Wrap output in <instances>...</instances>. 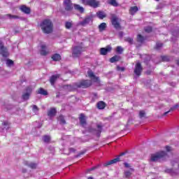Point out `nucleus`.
<instances>
[{
    "instance_id": "nucleus-51",
    "label": "nucleus",
    "mask_w": 179,
    "mask_h": 179,
    "mask_svg": "<svg viewBox=\"0 0 179 179\" xmlns=\"http://www.w3.org/2000/svg\"><path fill=\"white\" fill-rule=\"evenodd\" d=\"M124 166L125 169H130V167H131V164H129L127 162L124 163Z\"/></svg>"
},
{
    "instance_id": "nucleus-31",
    "label": "nucleus",
    "mask_w": 179,
    "mask_h": 179,
    "mask_svg": "<svg viewBox=\"0 0 179 179\" xmlns=\"http://www.w3.org/2000/svg\"><path fill=\"white\" fill-rule=\"evenodd\" d=\"M43 142H45V143H50V142L51 141V136L48 135H45L43 137Z\"/></svg>"
},
{
    "instance_id": "nucleus-45",
    "label": "nucleus",
    "mask_w": 179,
    "mask_h": 179,
    "mask_svg": "<svg viewBox=\"0 0 179 179\" xmlns=\"http://www.w3.org/2000/svg\"><path fill=\"white\" fill-rule=\"evenodd\" d=\"M6 65H7V66H12V65H13V61L10 60V59H8L6 61Z\"/></svg>"
},
{
    "instance_id": "nucleus-63",
    "label": "nucleus",
    "mask_w": 179,
    "mask_h": 179,
    "mask_svg": "<svg viewBox=\"0 0 179 179\" xmlns=\"http://www.w3.org/2000/svg\"><path fill=\"white\" fill-rule=\"evenodd\" d=\"M24 82H26V80H24Z\"/></svg>"
},
{
    "instance_id": "nucleus-24",
    "label": "nucleus",
    "mask_w": 179,
    "mask_h": 179,
    "mask_svg": "<svg viewBox=\"0 0 179 179\" xmlns=\"http://www.w3.org/2000/svg\"><path fill=\"white\" fill-rule=\"evenodd\" d=\"M96 16L99 17V19H104V17H107V15H106V13H104V11H98L96 13Z\"/></svg>"
},
{
    "instance_id": "nucleus-25",
    "label": "nucleus",
    "mask_w": 179,
    "mask_h": 179,
    "mask_svg": "<svg viewBox=\"0 0 179 179\" xmlns=\"http://www.w3.org/2000/svg\"><path fill=\"white\" fill-rule=\"evenodd\" d=\"M51 58L52 61H55L56 62L58 61H61V55L58 53H55L54 55H52Z\"/></svg>"
},
{
    "instance_id": "nucleus-42",
    "label": "nucleus",
    "mask_w": 179,
    "mask_h": 179,
    "mask_svg": "<svg viewBox=\"0 0 179 179\" xmlns=\"http://www.w3.org/2000/svg\"><path fill=\"white\" fill-rule=\"evenodd\" d=\"M7 17H8V19H19V16L17 15H12L10 14H8Z\"/></svg>"
},
{
    "instance_id": "nucleus-18",
    "label": "nucleus",
    "mask_w": 179,
    "mask_h": 179,
    "mask_svg": "<svg viewBox=\"0 0 179 179\" xmlns=\"http://www.w3.org/2000/svg\"><path fill=\"white\" fill-rule=\"evenodd\" d=\"M97 130H96V135L97 138H100L101 132L103 131V126L101 124L96 125Z\"/></svg>"
},
{
    "instance_id": "nucleus-2",
    "label": "nucleus",
    "mask_w": 179,
    "mask_h": 179,
    "mask_svg": "<svg viewBox=\"0 0 179 179\" xmlns=\"http://www.w3.org/2000/svg\"><path fill=\"white\" fill-rule=\"evenodd\" d=\"M167 156L166 151H159L155 154H152L150 160L151 162H161V160H164Z\"/></svg>"
},
{
    "instance_id": "nucleus-55",
    "label": "nucleus",
    "mask_w": 179,
    "mask_h": 179,
    "mask_svg": "<svg viewBox=\"0 0 179 179\" xmlns=\"http://www.w3.org/2000/svg\"><path fill=\"white\" fill-rule=\"evenodd\" d=\"M20 10H21L22 12H23V6H21L20 8Z\"/></svg>"
},
{
    "instance_id": "nucleus-47",
    "label": "nucleus",
    "mask_w": 179,
    "mask_h": 179,
    "mask_svg": "<svg viewBox=\"0 0 179 179\" xmlns=\"http://www.w3.org/2000/svg\"><path fill=\"white\" fill-rule=\"evenodd\" d=\"M29 167H30V169H37V164L31 163Z\"/></svg>"
},
{
    "instance_id": "nucleus-5",
    "label": "nucleus",
    "mask_w": 179,
    "mask_h": 179,
    "mask_svg": "<svg viewBox=\"0 0 179 179\" xmlns=\"http://www.w3.org/2000/svg\"><path fill=\"white\" fill-rule=\"evenodd\" d=\"M81 3L85 6H91V8H99L100 6V1L96 0H80Z\"/></svg>"
},
{
    "instance_id": "nucleus-37",
    "label": "nucleus",
    "mask_w": 179,
    "mask_h": 179,
    "mask_svg": "<svg viewBox=\"0 0 179 179\" xmlns=\"http://www.w3.org/2000/svg\"><path fill=\"white\" fill-rule=\"evenodd\" d=\"M109 3L112 6H118V3H117L116 0H110Z\"/></svg>"
},
{
    "instance_id": "nucleus-49",
    "label": "nucleus",
    "mask_w": 179,
    "mask_h": 179,
    "mask_svg": "<svg viewBox=\"0 0 179 179\" xmlns=\"http://www.w3.org/2000/svg\"><path fill=\"white\" fill-rule=\"evenodd\" d=\"M165 149H166V152H171L173 150V148H171V147L169 145L165 146Z\"/></svg>"
},
{
    "instance_id": "nucleus-43",
    "label": "nucleus",
    "mask_w": 179,
    "mask_h": 179,
    "mask_svg": "<svg viewBox=\"0 0 179 179\" xmlns=\"http://www.w3.org/2000/svg\"><path fill=\"white\" fill-rule=\"evenodd\" d=\"M152 30H153V28H152V27H147L145 28V31L146 33H152Z\"/></svg>"
},
{
    "instance_id": "nucleus-27",
    "label": "nucleus",
    "mask_w": 179,
    "mask_h": 179,
    "mask_svg": "<svg viewBox=\"0 0 179 179\" xmlns=\"http://www.w3.org/2000/svg\"><path fill=\"white\" fill-rule=\"evenodd\" d=\"M179 105L178 104H176L174 105L173 107H171L169 110L165 112L162 115L163 116H166L167 115V114H169V113H171V111H174V110H177V108H178Z\"/></svg>"
},
{
    "instance_id": "nucleus-53",
    "label": "nucleus",
    "mask_w": 179,
    "mask_h": 179,
    "mask_svg": "<svg viewBox=\"0 0 179 179\" xmlns=\"http://www.w3.org/2000/svg\"><path fill=\"white\" fill-rule=\"evenodd\" d=\"M146 75H151L152 73V71L150 70H148L146 72H145Z\"/></svg>"
},
{
    "instance_id": "nucleus-19",
    "label": "nucleus",
    "mask_w": 179,
    "mask_h": 179,
    "mask_svg": "<svg viewBox=\"0 0 179 179\" xmlns=\"http://www.w3.org/2000/svg\"><path fill=\"white\" fill-rule=\"evenodd\" d=\"M37 94H42V96H48V92L47 90H44L43 87H40L36 91Z\"/></svg>"
},
{
    "instance_id": "nucleus-23",
    "label": "nucleus",
    "mask_w": 179,
    "mask_h": 179,
    "mask_svg": "<svg viewBox=\"0 0 179 179\" xmlns=\"http://www.w3.org/2000/svg\"><path fill=\"white\" fill-rule=\"evenodd\" d=\"M47 46L45 45H41V55L45 57V55H48V51L46 50Z\"/></svg>"
},
{
    "instance_id": "nucleus-33",
    "label": "nucleus",
    "mask_w": 179,
    "mask_h": 179,
    "mask_svg": "<svg viewBox=\"0 0 179 179\" xmlns=\"http://www.w3.org/2000/svg\"><path fill=\"white\" fill-rule=\"evenodd\" d=\"M143 41H145V37L142 36V35L138 34L137 36V43H143Z\"/></svg>"
},
{
    "instance_id": "nucleus-1",
    "label": "nucleus",
    "mask_w": 179,
    "mask_h": 179,
    "mask_svg": "<svg viewBox=\"0 0 179 179\" xmlns=\"http://www.w3.org/2000/svg\"><path fill=\"white\" fill-rule=\"evenodd\" d=\"M40 27L45 34H51L54 30V24L51 20H43L41 22Z\"/></svg>"
},
{
    "instance_id": "nucleus-40",
    "label": "nucleus",
    "mask_w": 179,
    "mask_h": 179,
    "mask_svg": "<svg viewBox=\"0 0 179 179\" xmlns=\"http://www.w3.org/2000/svg\"><path fill=\"white\" fill-rule=\"evenodd\" d=\"M65 27L67 29H71V27H72V23L71 22H66L65 23Z\"/></svg>"
},
{
    "instance_id": "nucleus-62",
    "label": "nucleus",
    "mask_w": 179,
    "mask_h": 179,
    "mask_svg": "<svg viewBox=\"0 0 179 179\" xmlns=\"http://www.w3.org/2000/svg\"><path fill=\"white\" fill-rule=\"evenodd\" d=\"M24 173H26V171H24Z\"/></svg>"
},
{
    "instance_id": "nucleus-44",
    "label": "nucleus",
    "mask_w": 179,
    "mask_h": 179,
    "mask_svg": "<svg viewBox=\"0 0 179 179\" xmlns=\"http://www.w3.org/2000/svg\"><path fill=\"white\" fill-rule=\"evenodd\" d=\"M162 47H163V43H157L156 46H155L156 50H160V48H162Z\"/></svg>"
},
{
    "instance_id": "nucleus-21",
    "label": "nucleus",
    "mask_w": 179,
    "mask_h": 179,
    "mask_svg": "<svg viewBox=\"0 0 179 179\" xmlns=\"http://www.w3.org/2000/svg\"><path fill=\"white\" fill-rule=\"evenodd\" d=\"M121 60V56L115 55L113 57L110 59V62L111 64H114V62H118V61Z\"/></svg>"
},
{
    "instance_id": "nucleus-41",
    "label": "nucleus",
    "mask_w": 179,
    "mask_h": 179,
    "mask_svg": "<svg viewBox=\"0 0 179 179\" xmlns=\"http://www.w3.org/2000/svg\"><path fill=\"white\" fill-rule=\"evenodd\" d=\"M138 115H139L140 118H143V117H145V115H146V113L145 112V110H140Z\"/></svg>"
},
{
    "instance_id": "nucleus-29",
    "label": "nucleus",
    "mask_w": 179,
    "mask_h": 179,
    "mask_svg": "<svg viewBox=\"0 0 179 179\" xmlns=\"http://www.w3.org/2000/svg\"><path fill=\"white\" fill-rule=\"evenodd\" d=\"M98 28L99 31H104V30L107 29V24H106V22H102L99 25Z\"/></svg>"
},
{
    "instance_id": "nucleus-61",
    "label": "nucleus",
    "mask_w": 179,
    "mask_h": 179,
    "mask_svg": "<svg viewBox=\"0 0 179 179\" xmlns=\"http://www.w3.org/2000/svg\"><path fill=\"white\" fill-rule=\"evenodd\" d=\"M157 9H159V6L157 7Z\"/></svg>"
},
{
    "instance_id": "nucleus-20",
    "label": "nucleus",
    "mask_w": 179,
    "mask_h": 179,
    "mask_svg": "<svg viewBox=\"0 0 179 179\" xmlns=\"http://www.w3.org/2000/svg\"><path fill=\"white\" fill-rule=\"evenodd\" d=\"M48 117H55L57 115V109L55 108H51L49 111H48Z\"/></svg>"
},
{
    "instance_id": "nucleus-22",
    "label": "nucleus",
    "mask_w": 179,
    "mask_h": 179,
    "mask_svg": "<svg viewBox=\"0 0 179 179\" xmlns=\"http://www.w3.org/2000/svg\"><path fill=\"white\" fill-rule=\"evenodd\" d=\"M74 9L76 10H78V12H79L80 13H84L85 12V8L82 6H80V5L79 4H74Z\"/></svg>"
},
{
    "instance_id": "nucleus-32",
    "label": "nucleus",
    "mask_w": 179,
    "mask_h": 179,
    "mask_svg": "<svg viewBox=\"0 0 179 179\" xmlns=\"http://www.w3.org/2000/svg\"><path fill=\"white\" fill-rule=\"evenodd\" d=\"M87 73H88L89 78H94V79L95 80V82L99 81V78L94 76V73H93V71H88Z\"/></svg>"
},
{
    "instance_id": "nucleus-59",
    "label": "nucleus",
    "mask_w": 179,
    "mask_h": 179,
    "mask_svg": "<svg viewBox=\"0 0 179 179\" xmlns=\"http://www.w3.org/2000/svg\"><path fill=\"white\" fill-rule=\"evenodd\" d=\"M177 65H179V59L177 60Z\"/></svg>"
},
{
    "instance_id": "nucleus-57",
    "label": "nucleus",
    "mask_w": 179,
    "mask_h": 179,
    "mask_svg": "<svg viewBox=\"0 0 179 179\" xmlns=\"http://www.w3.org/2000/svg\"><path fill=\"white\" fill-rule=\"evenodd\" d=\"M87 179H93V177L90 176Z\"/></svg>"
},
{
    "instance_id": "nucleus-30",
    "label": "nucleus",
    "mask_w": 179,
    "mask_h": 179,
    "mask_svg": "<svg viewBox=\"0 0 179 179\" xmlns=\"http://www.w3.org/2000/svg\"><path fill=\"white\" fill-rule=\"evenodd\" d=\"M23 12L26 15H30L31 13V9L29 7L26 6V5H23Z\"/></svg>"
},
{
    "instance_id": "nucleus-38",
    "label": "nucleus",
    "mask_w": 179,
    "mask_h": 179,
    "mask_svg": "<svg viewBox=\"0 0 179 179\" xmlns=\"http://www.w3.org/2000/svg\"><path fill=\"white\" fill-rule=\"evenodd\" d=\"M123 52H124V49L121 46H117L116 48V52H117V54H121Z\"/></svg>"
},
{
    "instance_id": "nucleus-26",
    "label": "nucleus",
    "mask_w": 179,
    "mask_h": 179,
    "mask_svg": "<svg viewBox=\"0 0 179 179\" xmlns=\"http://www.w3.org/2000/svg\"><path fill=\"white\" fill-rule=\"evenodd\" d=\"M58 121H59V124H61L62 125H65V124H66V121L65 120V117H64L63 115H59V117H57Z\"/></svg>"
},
{
    "instance_id": "nucleus-50",
    "label": "nucleus",
    "mask_w": 179,
    "mask_h": 179,
    "mask_svg": "<svg viewBox=\"0 0 179 179\" xmlns=\"http://www.w3.org/2000/svg\"><path fill=\"white\" fill-rule=\"evenodd\" d=\"M69 151L70 152V153H75V152H76V150L73 148H70L69 149Z\"/></svg>"
},
{
    "instance_id": "nucleus-56",
    "label": "nucleus",
    "mask_w": 179,
    "mask_h": 179,
    "mask_svg": "<svg viewBox=\"0 0 179 179\" xmlns=\"http://www.w3.org/2000/svg\"><path fill=\"white\" fill-rule=\"evenodd\" d=\"M130 171H135V169H134V168H130Z\"/></svg>"
},
{
    "instance_id": "nucleus-9",
    "label": "nucleus",
    "mask_w": 179,
    "mask_h": 179,
    "mask_svg": "<svg viewBox=\"0 0 179 179\" xmlns=\"http://www.w3.org/2000/svg\"><path fill=\"white\" fill-rule=\"evenodd\" d=\"M124 155L125 152L120 153V155H118V157L115 158L103 164V167H108V166H111V164H115L116 163H118V162H120V157H121V156H124Z\"/></svg>"
},
{
    "instance_id": "nucleus-48",
    "label": "nucleus",
    "mask_w": 179,
    "mask_h": 179,
    "mask_svg": "<svg viewBox=\"0 0 179 179\" xmlns=\"http://www.w3.org/2000/svg\"><path fill=\"white\" fill-rule=\"evenodd\" d=\"M3 125H4V128H5L6 129H9V122H4L3 123Z\"/></svg>"
},
{
    "instance_id": "nucleus-58",
    "label": "nucleus",
    "mask_w": 179,
    "mask_h": 179,
    "mask_svg": "<svg viewBox=\"0 0 179 179\" xmlns=\"http://www.w3.org/2000/svg\"><path fill=\"white\" fill-rule=\"evenodd\" d=\"M120 36H122V32H120Z\"/></svg>"
},
{
    "instance_id": "nucleus-54",
    "label": "nucleus",
    "mask_w": 179,
    "mask_h": 179,
    "mask_svg": "<svg viewBox=\"0 0 179 179\" xmlns=\"http://www.w3.org/2000/svg\"><path fill=\"white\" fill-rule=\"evenodd\" d=\"M96 166H94L88 170V171H93V170H96Z\"/></svg>"
},
{
    "instance_id": "nucleus-17",
    "label": "nucleus",
    "mask_w": 179,
    "mask_h": 179,
    "mask_svg": "<svg viewBox=\"0 0 179 179\" xmlns=\"http://www.w3.org/2000/svg\"><path fill=\"white\" fill-rule=\"evenodd\" d=\"M106 106H107V104L106 103V102L103 101H99L96 103V108H98V110H104Z\"/></svg>"
},
{
    "instance_id": "nucleus-10",
    "label": "nucleus",
    "mask_w": 179,
    "mask_h": 179,
    "mask_svg": "<svg viewBox=\"0 0 179 179\" xmlns=\"http://www.w3.org/2000/svg\"><path fill=\"white\" fill-rule=\"evenodd\" d=\"M86 115L85 113H80L78 117V120L80 121V125L85 128L87 125V120Z\"/></svg>"
},
{
    "instance_id": "nucleus-3",
    "label": "nucleus",
    "mask_w": 179,
    "mask_h": 179,
    "mask_svg": "<svg viewBox=\"0 0 179 179\" xmlns=\"http://www.w3.org/2000/svg\"><path fill=\"white\" fill-rule=\"evenodd\" d=\"M83 44L81 43V45H76L73 47L72 48V57L73 58H79L80 55H82V52H83Z\"/></svg>"
},
{
    "instance_id": "nucleus-4",
    "label": "nucleus",
    "mask_w": 179,
    "mask_h": 179,
    "mask_svg": "<svg viewBox=\"0 0 179 179\" xmlns=\"http://www.w3.org/2000/svg\"><path fill=\"white\" fill-rule=\"evenodd\" d=\"M92 83L90 80H82L78 83H75L76 87L78 89H87V87H90Z\"/></svg>"
},
{
    "instance_id": "nucleus-12",
    "label": "nucleus",
    "mask_w": 179,
    "mask_h": 179,
    "mask_svg": "<svg viewBox=\"0 0 179 179\" xmlns=\"http://www.w3.org/2000/svg\"><path fill=\"white\" fill-rule=\"evenodd\" d=\"M90 22L92 23L93 22V16L88 15L85 17V19L80 23V24H81V26H86V24H89Z\"/></svg>"
},
{
    "instance_id": "nucleus-39",
    "label": "nucleus",
    "mask_w": 179,
    "mask_h": 179,
    "mask_svg": "<svg viewBox=\"0 0 179 179\" xmlns=\"http://www.w3.org/2000/svg\"><path fill=\"white\" fill-rule=\"evenodd\" d=\"M161 58L164 62H169L170 61V57L168 56H162Z\"/></svg>"
},
{
    "instance_id": "nucleus-16",
    "label": "nucleus",
    "mask_w": 179,
    "mask_h": 179,
    "mask_svg": "<svg viewBox=\"0 0 179 179\" xmlns=\"http://www.w3.org/2000/svg\"><path fill=\"white\" fill-rule=\"evenodd\" d=\"M76 86L74 84L73 85H63V89H64V90H66L67 92H73L74 90H76Z\"/></svg>"
},
{
    "instance_id": "nucleus-36",
    "label": "nucleus",
    "mask_w": 179,
    "mask_h": 179,
    "mask_svg": "<svg viewBox=\"0 0 179 179\" xmlns=\"http://www.w3.org/2000/svg\"><path fill=\"white\" fill-rule=\"evenodd\" d=\"M32 111L34 113V114H37L38 113V107L36 105L31 106Z\"/></svg>"
},
{
    "instance_id": "nucleus-34",
    "label": "nucleus",
    "mask_w": 179,
    "mask_h": 179,
    "mask_svg": "<svg viewBox=\"0 0 179 179\" xmlns=\"http://www.w3.org/2000/svg\"><path fill=\"white\" fill-rule=\"evenodd\" d=\"M131 176H132V173H131V171H124L125 178L129 179V178H131Z\"/></svg>"
},
{
    "instance_id": "nucleus-28",
    "label": "nucleus",
    "mask_w": 179,
    "mask_h": 179,
    "mask_svg": "<svg viewBox=\"0 0 179 179\" xmlns=\"http://www.w3.org/2000/svg\"><path fill=\"white\" fill-rule=\"evenodd\" d=\"M138 10L139 8H138V6H132L130 8L129 13L130 15H135Z\"/></svg>"
},
{
    "instance_id": "nucleus-15",
    "label": "nucleus",
    "mask_w": 179,
    "mask_h": 179,
    "mask_svg": "<svg viewBox=\"0 0 179 179\" xmlns=\"http://www.w3.org/2000/svg\"><path fill=\"white\" fill-rule=\"evenodd\" d=\"M61 77V74L53 75L50 78V82L52 86L55 85V82H57V79Z\"/></svg>"
},
{
    "instance_id": "nucleus-14",
    "label": "nucleus",
    "mask_w": 179,
    "mask_h": 179,
    "mask_svg": "<svg viewBox=\"0 0 179 179\" xmlns=\"http://www.w3.org/2000/svg\"><path fill=\"white\" fill-rule=\"evenodd\" d=\"M111 50H113V48H111V46L107 45L106 48H101L100 54L101 55H107L108 52H110Z\"/></svg>"
},
{
    "instance_id": "nucleus-52",
    "label": "nucleus",
    "mask_w": 179,
    "mask_h": 179,
    "mask_svg": "<svg viewBox=\"0 0 179 179\" xmlns=\"http://www.w3.org/2000/svg\"><path fill=\"white\" fill-rule=\"evenodd\" d=\"M117 68H118V71H122V72H124V71H125V68L124 67L117 66Z\"/></svg>"
},
{
    "instance_id": "nucleus-8",
    "label": "nucleus",
    "mask_w": 179,
    "mask_h": 179,
    "mask_svg": "<svg viewBox=\"0 0 179 179\" xmlns=\"http://www.w3.org/2000/svg\"><path fill=\"white\" fill-rule=\"evenodd\" d=\"M110 22L112 24V26L116 29V30H121V23H120V19L117 18V16H113L110 19Z\"/></svg>"
},
{
    "instance_id": "nucleus-11",
    "label": "nucleus",
    "mask_w": 179,
    "mask_h": 179,
    "mask_svg": "<svg viewBox=\"0 0 179 179\" xmlns=\"http://www.w3.org/2000/svg\"><path fill=\"white\" fill-rule=\"evenodd\" d=\"M143 71V67H142V64L141 62H138L136 64L134 69V73L136 76H141L142 75V71Z\"/></svg>"
},
{
    "instance_id": "nucleus-13",
    "label": "nucleus",
    "mask_w": 179,
    "mask_h": 179,
    "mask_svg": "<svg viewBox=\"0 0 179 179\" xmlns=\"http://www.w3.org/2000/svg\"><path fill=\"white\" fill-rule=\"evenodd\" d=\"M0 54L3 57H8V50L3 47V43L0 41Z\"/></svg>"
},
{
    "instance_id": "nucleus-35",
    "label": "nucleus",
    "mask_w": 179,
    "mask_h": 179,
    "mask_svg": "<svg viewBox=\"0 0 179 179\" xmlns=\"http://www.w3.org/2000/svg\"><path fill=\"white\" fill-rule=\"evenodd\" d=\"M124 41H126L127 43H129V44H130L131 45H132V44H134V38H132L131 37H127V38H124Z\"/></svg>"
},
{
    "instance_id": "nucleus-64",
    "label": "nucleus",
    "mask_w": 179,
    "mask_h": 179,
    "mask_svg": "<svg viewBox=\"0 0 179 179\" xmlns=\"http://www.w3.org/2000/svg\"><path fill=\"white\" fill-rule=\"evenodd\" d=\"M178 168H179V164H178Z\"/></svg>"
},
{
    "instance_id": "nucleus-7",
    "label": "nucleus",
    "mask_w": 179,
    "mask_h": 179,
    "mask_svg": "<svg viewBox=\"0 0 179 179\" xmlns=\"http://www.w3.org/2000/svg\"><path fill=\"white\" fill-rule=\"evenodd\" d=\"M74 5L75 4L72 3L71 0H64L63 1V6L66 12H72V10H73V8H75Z\"/></svg>"
},
{
    "instance_id": "nucleus-6",
    "label": "nucleus",
    "mask_w": 179,
    "mask_h": 179,
    "mask_svg": "<svg viewBox=\"0 0 179 179\" xmlns=\"http://www.w3.org/2000/svg\"><path fill=\"white\" fill-rule=\"evenodd\" d=\"M31 93H33V87L27 86V87L24 88V92H23L24 101H27V100H29V99H30V96H31Z\"/></svg>"
},
{
    "instance_id": "nucleus-60",
    "label": "nucleus",
    "mask_w": 179,
    "mask_h": 179,
    "mask_svg": "<svg viewBox=\"0 0 179 179\" xmlns=\"http://www.w3.org/2000/svg\"><path fill=\"white\" fill-rule=\"evenodd\" d=\"M157 2H159V1H160V0H155Z\"/></svg>"
},
{
    "instance_id": "nucleus-46",
    "label": "nucleus",
    "mask_w": 179,
    "mask_h": 179,
    "mask_svg": "<svg viewBox=\"0 0 179 179\" xmlns=\"http://www.w3.org/2000/svg\"><path fill=\"white\" fill-rule=\"evenodd\" d=\"M85 153H86V150L80 152L77 155H76V157H80V156H83Z\"/></svg>"
}]
</instances>
